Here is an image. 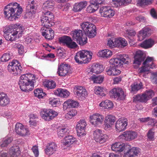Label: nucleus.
Returning <instances> with one entry per match:
<instances>
[{
  "mask_svg": "<svg viewBox=\"0 0 157 157\" xmlns=\"http://www.w3.org/2000/svg\"><path fill=\"white\" fill-rule=\"evenodd\" d=\"M72 34L73 39L77 41L80 45H83L87 43V38L83 36L81 30H75Z\"/></svg>",
  "mask_w": 157,
  "mask_h": 157,
  "instance_id": "obj_7",
  "label": "nucleus"
},
{
  "mask_svg": "<svg viewBox=\"0 0 157 157\" xmlns=\"http://www.w3.org/2000/svg\"><path fill=\"white\" fill-rule=\"evenodd\" d=\"M57 146L54 143L48 144L45 149V153L48 155H51L54 153L56 150Z\"/></svg>",
  "mask_w": 157,
  "mask_h": 157,
  "instance_id": "obj_25",
  "label": "nucleus"
},
{
  "mask_svg": "<svg viewBox=\"0 0 157 157\" xmlns=\"http://www.w3.org/2000/svg\"><path fill=\"white\" fill-rule=\"evenodd\" d=\"M15 131L18 134L22 136L26 135L29 132L28 129L20 123H17L16 124Z\"/></svg>",
  "mask_w": 157,
  "mask_h": 157,
  "instance_id": "obj_22",
  "label": "nucleus"
},
{
  "mask_svg": "<svg viewBox=\"0 0 157 157\" xmlns=\"http://www.w3.org/2000/svg\"><path fill=\"white\" fill-rule=\"evenodd\" d=\"M76 140L75 138L72 136H66L64 139V144L68 146L72 144Z\"/></svg>",
  "mask_w": 157,
  "mask_h": 157,
  "instance_id": "obj_41",
  "label": "nucleus"
},
{
  "mask_svg": "<svg viewBox=\"0 0 157 157\" xmlns=\"http://www.w3.org/2000/svg\"><path fill=\"white\" fill-rule=\"evenodd\" d=\"M35 75L31 74H25L20 77L19 84L21 90L23 91L29 92L34 88L35 81Z\"/></svg>",
  "mask_w": 157,
  "mask_h": 157,
  "instance_id": "obj_2",
  "label": "nucleus"
},
{
  "mask_svg": "<svg viewBox=\"0 0 157 157\" xmlns=\"http://www.w3.org/2000/svg\"><path fill=\"white\" fill-rule=\"evenodd\" d=\"M78 104L79 103L77 101L69 99L63 103V109L64 110H65L70 107H76L78 106Z\"/></svg>",
  "mask_w": 157,
  "mask_h": 157,
  "instance_id": "obj_27",
  "label": "nucleus"
},
{
  "mask_svg": "<svg viewBox=\"0 0 157 157\" xmlns=\"http://www.w3.org/2000/svg\"><path fill=\"white\" fill-rule=\"evenodd\" d=\"M109 94L112 98H117L118 100H123L125 98L124 92L122 89L118 87L112 89L110 91Z\"/></svg>",
  "mask_w": 157,
  "mask_h": 157,
  "instance_id": "obj_13",
  "label": "nucleus"
},
{
  "mask_svg": "<svg viewBox=\"0 0 157 157\" xmlns=\"http://www.w3.org/2000/svg\"><path fill=\"white\" fill-rule=\"evenodd\" d=\"M34 95L39 98H42L45 95L41 89L38 88L35 89L34 91Z\"/></svg>",
  "mask_w": 157,
  "mask_h": 157,
  "instance_id": "obj_51",
  "label": "nucleus"
},
{
  "mask_svg": "<svg viewBox=\"0 0 157 157\" xmlns=\"http://www.w3.org/2000/svg\"><path fill=\"white\" fill-rule=\"evenodd\" d=\"M49 33L44 34L43 36H44L45 38L48 40L52 39L54 37V31L51 30Z\"/></svg>",
  "mask_w": 157,
  "mask_h": 157,
  "instance_id": "obj_62",
  "label": "nucleus"
},
{
  "mask_svg": "<svg viewBox=\"0 0 157 157\" xmlns=\"http://www.w3.org/2000/svg\"><path fill=\"white\" fill-rule=\"evenodd\" d=\"M49 26H43L41 29V33L42 35H44V34L49 33L51 30H53L51 29L49 27Z\"/></svg>",
  "mask_w": 157,
  "mask_h": 157,
  "instance_id": "obj_57",
  "label": "nucleus"
},
{
  "mask_svg": "<svg viewBox=\"0 0 157 157\" xmlns=\"http://www.w3.org/2000/svg\"><path fill=\"white\" fill-rule=\"evenodd\" d=\"M11 28L6 27L3 30L4 36L6 39L8 41H13L14 37H11L12 33H11Z\"/></svg>",
  "mask_w": 157,
  "mask_h": 157,
  "instance_id": "obj_34",
  "label": "nucleus"
},
{
  "mask_svg": "<svg viewBox=\"0 0 157 157\" xmlns=\"http://www.w3.org/2000/svg\"><path fill=\"white\" fill-rule=\"evenodd\" d=\"M125 148L126 149L123 157H134L135 155L138 156L140 154V150L138 147L131 148L130 145L126 144Z\"/></svg>",
  "mask_w": 157,
  "mask_h": 157,
  "instance_id": "obj_10",
  "label": "nucleus"
},
{
  "mask_svg": "<svg viewBox=\"0 0 157 157\" xmlns=\"http://www.w3.org/2000/svg\"><path fill=\"white\" fill-rule=\"evenodd\" d=\"M9 153L12 157H17L20 154L19 147L17 146L13 147L10 148Z\"/></svg>",
  "mask_w": 157,
  "mask_h": 157,
  "instance_id": "obj_36",
  "label": "nucleus"
},
{
  "mask_svg": "<svg viewBox=\"0 0 157 157\" xmlns=\"http://www.w3.org/2000/svg\"><path fill=\"white\" fill-rule=\"evenodd\" d=\"M79 51L76 53L75 56V59L76 62L79 63H84V61L82 58L81 55H80Z\"/></svg>",
  "mask_w": 157,
  "mask_h": 157,
  "instance_id": "obj_55",
  "label": "nucleus"
},
{
  "mask_svg": "<svg viewBox=\"0 0 157 157\" xmlns=\"http://www.w3.org/2000/svg\"><path fill=\"white\" fill-rule=\"evenodd\" d=\"M103 70V67L102 65L99 64H94L90 69V71L88 74L90 73H95L99 74L102 72Z\"/></svg>",
  "mask_w": 157,
  "mask_h": 157,
  "instance_id": "obj_30",
  "label": "nucleus"
},
{
  "mask_svg": "<svg viewBox=\"0 0 157 157\" xmlns=\"http://www.w3.org/2000/svg\"><path fill=\"white\" fill-rule=\"evenodd\" d=\"M151 33V29L147 27L143 28L139 32L138 35L139 40L141 41L144 40L147 36H149Z\"/></svg>",
  "mask_w": 157,
  "mask_h": 157,
  "instance_id": "obj_24",
  "label": "nucleus"
},
{
  "mask_svg": "<svg viewBox=\"0 0 157 157\" xmlns=\"http://www.w3.org/2000/svg\"><path fill=\"white\" fill-rule=\"evenodd\" d=\"M68 129L65 127L60 128L58 129L57 134L60 138L64 136L66 133H67Z\"/></svg>",
  "mask_w": 157,
  "mask_h": 157,
  "instance_id": "obj_50",
  "label": "nucleus"
},
{
  "mask_svg": "<svg viewBox=\"0 0 157 157\" xmlns=\"http://www.w3.org/2000/svg\"><path fill=\"white\" fill-rule=\"evenodd\" d=\"M105 128L107 129L110 128L114 124L115 121V117L111 115H108L105 118Z\"/></svg>",
  "mask_w": 157,
  "mask_h": 157,
  "instance_id": "obj_32",
  "label": "nucleus"
},
{
  "mask_svg": "<svg viewBox=\"0 0 157 157\" xmlns=\"http://www.w3.org/2000/svg\"><path fill=\"white\" fill-rule=\"evenodd\" d=\"M75 93L78 98H85L87 95L86 89L83 86H76L74 88Z\"/></svg>",
  "mask_w": 157,
  "mask_h": 157,
  "instance_id": "obj_21",
  "label": "nucleus"
},
{
  "mask_svg": "<svg viewBox=\"0 0 157 157\" xmlns=\"http://www.w3.org/2000/svg\"><path fill=\"white\" fill-rule=\"evenodd\" d=\"M128 120L126 119H121L117 120L116 123L115 128L119 132L124 130L128 125Z\"/></svg>",
  "mask_w": 157,
  "mask_h": 157,
  "instance_id": "obj_20",
  "label": "nucleus"
},
{
  "mask_svg": "<svg viewBox=\"0 0 157 157\" xmlns=\"http://www.w3.org/2000/svg\"><path fill=\"white\" fill-rule=\"evenodd\" d=\"M71 73L70 67L68 64L62 63L58 66L57 73L60 76H65Z\"/></svg>",
  "mask_w": 157,
  "mask_h": 157,
  "instance_id": "obj_14",
  "label": "nucleus"
},
{
  "mask_svg": "<svg viewBox=\"0 0 157 157\" xmlns=\"http://www.w3.org/2000/svg\"><path fill=\"white\" fill-rule=\"evenodd\" d=\"M11 33H12L11 37H14L13 41L16 40L18 36V38L21 36L22 32L23 27L20 26L19 25L15 24L11 27Z\"/></svg>",
  "mask_w": 157,
  "mask_h": 157,
  "instance_id": "obj_18",
  "label": "nucleus"
},
{
  "mask_svg": "<svg viewBox=\"0 0 157 157\" xmlns=\"http://www.w3.org/2000/svg\"><path fill=\"white\" fill-rule=\"evenodd\" d=\"M10 99L6 94L0 92V105L5 106L10 102Z\"/></svg>",
  "mask_w": 157,
  "mask_h": 157,
  "instance_id": "obj_33",
  "label": "nucleus"
},
{
  "mask_svg": "<svg viewBox=\"0 0 157 157\" xmlns=\"http://www.w3.org/2000/svg\"><path fill=\"white\" fill-rule=\"evenodd\" d=\"M87 5V2L86 1L75 3L74 6L73 10L76 12L80 11L83 8H85Z\"/></svg>",
  "mask_w": 157,
  "mask_h": 157,
  "instance_id": "obj_37",
  "label": "nucleus"
},
{
  "mask_svg": "<svg viewBox=\"0 0 157 157\" xmlns=\"http://www.w3.org/2000/svg\"><path fill=\"white\" fill-rule=\"evenodd\" d=\"M130 59L127 55H121L117 56V58H113L110 60V68L106 71L108 75L115 76L120 74L121 71L115 68L116 67L121 66L123 64H128Z\"/></svg>",
  "mask_w": 157,
  "mask_h": 157,
  "instance_id": "obj_1",
  "label": "nucleus"
},
{
  "mask_svg": "<svg viewBox=\"0 0 157 157\" xmlns=\"http://www.w3.org/2000/svg\"><path fill=\"white\" fill-rule=\"evenodd\" d=\"M142 83L141 82L139 83H134L131 85V91L133 93H136L142 88Z\"/></svg>",
  "mask_w": 157,
  "mask_h": 157,
  "instance_id": "obj_39",
  "label": "nucleus"
},
{
  "mask_svg": "<svg viewBox=\"0 0 157 157\" xmlns=\"http://www.w3.org/2000/svg\"><path fill=\"white\" fill-rule=\"evenodd\" d=\"M89 118L90 123L95 126L102 124L104 120V116L99 113L92 114L90 115Z\"/></svg>",
  "mask_w": 157,
  "mask_h": 157,
  "instance_id": "obj_8",
  "label": "nucleus"
},
{
  "mask_svg": "<svg viewBox=\"0 0 157 157\" xmlns=\"http://www.w3.org/2000/svg\"><path fill=\"white\" fill-rule=\"evenodd\" d=\"M104 78L102 76H96L94 75L90 78V79L93 81L94 83H101L103 80Z\"/></svg>",
  "mask_w": 157,
  "mask_h": 157,
  "instance_id": "obj_46",
  "label": "nucleus"
},
{
  "mask_svg": "<svg viewBox=\"0 0 157 157\" xmlns=\"http://www.w3.org/2000/svg\"><path fill=\"white\" fill-rule=\"evenodd\" d=\"M86 125V121L84 120H80L77 122L76 128L77 135L79 137H82L86 135L85 130Z\"/></svg>",
  "mask_w": 157,
  "mask_h": 157,
  "instance_id": "obj_15",
  "label": "nucleus"
},
{
  "mask_svg": "<svg viewBox=\"0 0 157 157\" xmlns=\"http://www.w3.org/2000/svg\"><path fill=\"white\" fill-rule=\"evenodd\" d=\"M44 14L41 17L40 21L43 26H50V22L53 19V14L50 12H44Z\"/></svg>",
  "mask_w": 157,
  "mask_h": 157,
  "instance_id": "obj_12",
  "label": "nucleus"
},
{
  "mask_svg": "<svg viewBox=\"0 0 157 157\" xmlns=\"http://www.w3.org/2000/svg\"><path fill=\"white\" fill-rule=\"evenodd\" d=\"M112 55V52L108 49L102 50L98 53V55L101 57L108 58Z\"/></svg>",
  "mask_w": 157,
  "mask_h": 157,
  "instance_id": "obj_40",
  "label": "nucleus"
},
{
  "mask_svg": "<svg viewBox=\"0 0 157 157\" xmlns=\"http://www.w3.org/2000/svg\"><path fill=\"white\" fill-rule=\"evenodd\" d=\"M93 135L95 141L100 144L105 142L108 138L107 135L102 133L101 131L99 129L94 131Z\"/></svg>",
  "mask_w": 157,
  "mask_h": 157,
  "instance_id": "obj_11",
  "label": "nucleus"
},
{
  "mask_svg": "<svg viewBox=\"0 0 157 157\" xmlns=\"http://www.w3.org/2000/svg\"><path fill=\"white\" fill-rule=\"evenodd\" d=\"M58 113L51 109H42L40 112L41 118L46 121H49L53 119L58 115Z\"/></svg>",
  "mask_w": 157,
  "mask_h": 157,
  "instance_id": "obj_6",
  "label": "nucleus"
},
{
  "mask_svg": "<svg viewBox=\"0 0 157 157\" xmlns=\"http://www.w3.org/2000/svg\"><path fill=\"white\" fill-rule=\"evenodd\" d=\"M80 26L85 34L89 38H93L95 36L96 27L93 24L90 22H85L82 23Z\"/></svg>",
  "mask_w": 157,
  "mask_h": 157,
  "instance_id": "obj_4",
  "label": "nucleus"
},
{
  "mask_svg": "<svg viewBox=\"0 0 157 157\" xmlns=\"http://www.w3.org/2000/svg\"><path fill=\"white\" fill-rule=\"evenodd\" d=\"M126 144L120 142H116L111 146L112 150L116 152H121L124 150V152L126 149L125 148Z\"/></svg>",
  "mask_w": 157,
  "mask_h": 157,
  "instance_id": "obj_28",
  "label": "nucleus"
},
{
  "mask_svg": "<svg viewBox=\"0 0 157 157\" xmlns=\"http://www.w3.org/2000/svg\"><path fill=\"white\" fill-rule=\"evenodd\" d=\"M44 85L48 89H53L56 86V84L54 82L52 81H48L44 83Z\"/></svg>",
  "mask_w": 157,
  "mask_h": 157,
  "instance_id": "obj_54",
  "label": "nucleus"
},
{
  "mask_svg": "<svg viewBox=\"0 0 157 157\" xmlns=\"http://www.w3.org/2000/svg\"><path fill=\"white\" fill-rule=\"evenodd\" d=\"M144 93L148 100L151 98L154 95V93L151 90H146Z\"/></svg>",
  "mask_w": 157,
  "mask_h": 157,
  "instance_id": "obj_56",
  "label": "nucleus"
},
{
  "mask_svg": "<svg viewBox=\"0 0 157 157\" xmlns=\"http://www.w3.org/2000/svg\"><path fill=\"white\" fill-rule=\"evenodd\" d=\"M152 0H138V3L140 5L149 4L151 3Z\"/></svg>",
  "mask_w": 157,
  "mask_h": 157,
  "instance_id": "obj_63",
  "label": "nucleus"
},
{
  "mask_svg": "<svg viewBox=\"0 0 157 157\" xmlns=\"http://www.w3.org/2000/svg\"><path fill=\"white\" fill-rule=\"evenodd\" d=\"M26 9L28 12L32 13H35L36 11L37 4L34 0H28L27 2Z\"/></svg>",
  "mask_w": 157,
  "mask_h": 157,
  "instance_id": "obj_26",
  "label": "nucleus"
},
{
  "mask_svg": "<svg viewBox=\"0 0 157 157\" xmlns=\"http://www.w3.org/2000/svg\"><path fill=\"white\" fill-rule=\"evenodd\" d=\"M54 5V2L52 0H49L46 1L44 4L43 8L44 9L49 10L52 9Z\"/></svg>",
  "mask_w": 157,
  "mask_h": 157,
  "instance_id": "obj_48",
  "label": "nucleus"
},
{
  "mask_svg": "<svg viewBox=\"0 0 157 157\" xmlns=\"http://www.w3.org/2000/svg\"><path fill=\"white\" fill-rule=\"evenodd\" d=\"M143 56V53L142 51L139 50L137 51L134 56V63L138 65H140L141 62L144 59Z\"/></svg>",
  "mask_w": 157,
  "mask_h": 157,
  "instance_id": "obj_29",
  "label": "nucleus"
},
{
  "mask_svg": "<svg viewBox=\"0 0 157 157\" xmlns=\"http://www.w3.org/2000/svg\"><path fill=\"white\" fill-rule=\"evenodd\" d=\"M154 44V40L151 39H149L140 44V45L141 47L146 49L151 47Z\"/></svg>",
  "mask_w": 157,
  "mask_h": 157,
  "instance_id": "obj_35",
  "label": "nucleus"
},
{
  "mask_svg": "<svg viewBox=\"0 0 157 157\" xmlns=\"http://www.w3.org/2000/svg\"><path fill=\"white\" fill-rule=\"evenodd\" d=\"M12 140V138L11 137H10L6 139L1 144V146L2 147H4L6 146L9 144L10 143Z\"/></svg>",
  "mask_w": 157,
  "mask_h": 157,
  "instance_id": "obj_60",
  "label": "nucleus"
},
{
  "mask_svg": "<svg viewBox=\"0 0 157 157\" xmlns=\"http://www.w3.org/2000/svg\"><path fill=\"white\" fill-rule=\"evenodd\" d=\"M93 1L92 0L90 1V4L87 7L86 9V11L88 13H94L98 9L97 5L94 4Z\"/></svg>",
  "mask_w": 157,
  "mask_h": 157,
  "instance_id": "obj_43",
  "label": "nucleus"
},
{
  "mask_svg": "<svg viewBox=\"0 0 157 157\" xmlns=\"http://www.w3.org/2000/svg\"><path fill=\"white\" fill-rule=\"evenodd\" d=\"M117 47L123 48L128 44L127 41L124 38L120 37L117 38Z\"/></svg>",
  "mask_w": 157,
  "mask_h": 157,
  "instance_id": "obj_44",
  "label": "nucleus"
},
{
  "mask_svg": "<svg viewBox=\"0 0 157 157\" xmlns=\"http://www.w3.org/2000/svg\"><path fill=\"white\" fill-rule=\"evenodd\" d=\"M12 57V53L10 52H8L3 55L0 58V60L2 62H6L11 59Z\"/></svg>",
  "mask_w": 157,
  "mask_h": 157,
  "instance_id": "obj_49",
  "label": "nucleus"
},
{
  "mask_svg": "<svg viewBox=\"0 0 157 157\" xmlns=\"http://www.w3.org/2000/svg\"><path fill=\"white\" fill-rule=\"evenodd\" d=\"M132 1V0H116L114 3L117 6H126L130 3Z\"/></svg>",
  "mask_w": 157,
  "mask_h": 157,
  "instance_id": "obj_47",
  "label": "nucleus"
},
{
  "mask_svg": "<svg viewBox=\"0 0 157 157\" xmlns=\"http://www.w3.org/2000/svg\"><path fill=\"white\" fill-rule=\"evenodd\" d=\"M148 101L144 93L137 94L133 97L134 101H139L142 102H146Z\"/></svg>",
  "mask_w": 157,
  "mask_h": 157,
  "instance_id": "obj_38",
  "label": "nucleus"
},
{
  "mask_svg": "<svg viewBox=\"0 0 157 157\" xmlns=\"http://www.w3.org/2000/svg\"><path fill=\"white\" fill-rule=\"evenodd\" d=\"M147 122V125H151L152 126H154L157 123L156 121L154 119L149 117V119H148Z\"/></svg>",
  "mask_w": 157,
  "mask_h": 157,
  "instance_id": "obj_61",
  "label": "nucleus"
},
{
  "mask_svg": "<svg viewBox=\"0 0 157 157\" xmlns=\"http://www.w3.org/2000/svg\"><path fill=\"white\" fill-rule=\"evenodd\" d=\"M22 9L17 2L11 3L5 8L4 14L8 19L12 17L18 18L22 11Z\"/></svg>",
  "mask_w": 157,
  "mask_h": 157,
  "instance_id": "obj_3",
  "label": "nucleus"
},
{
  "mask_svg": "<svg viewBox=\"0 0 157 157\" xmlns=\"http://www.w3.org/2000/svg\"><path fill=\"white\" fill-rule=\"evenodd\" d=\"M95 93L97 94H99L102 97L105 95V90L102 87L98 86L95 88L94 90Z\"/></svg>",
  "mask_w": 157,
  "mask_h": 157,
  "instance_id": "obj_53",
  "label": "nucleus"
},
{
  "mask_svg": "<svg viewBox=\"0 0 157 157\" xmlns=\"http://www.w3.org/2000/svg\"><path fill=\"white\" fill-rule=\"evenodd\" d=\"M154 58L152 57L148 56L145 60L143 62L144 66L139 69L140 73H144L148 71L150 68H155V66L153 63Z\"/></svg>",
  "mask_w": 157,
  "mask_h": 157,
  "instance_id": "obj_9",
  "label": "nucleus"
},
{
  "mask_svg": "<svg viewBox=\"0 0 157 157\" xmlns=\"http://www.w3.org/2000/svg\"><path fill=\"white\" fill-rule=\"evenodd\" d=\"M15 48L18 49V52L19 54H22L24 52V47L21 44H15L13 45Z\"/></svg>",
  "mask_w": 157,
  "mask_h": 157,
  "instance_id": "obj_58",
  "label": "nucleus"
},
{
  "mask_svg": "<svg viewBox=\"0 0 157 157\" xmlns=\"http://www.w3.org/2000/svg\"><path fill=\"white\" fill-rule=\"evenodd\" d=\"M8 71L14 75L20 74L22 71V67L18 61L13 60L8 66Z\"/></svg>",
  "mask_w": 157,
  "mask_h": 157,
  "instance_id": "obj_5",
  "label": "nucleus"
},
{
  "mask_svg": "<svg viewBox=\"0 0 157 157\" xmlns=\"http://www.w3.org/2000/svg\"><path fill=\"white\" fill-rule=\"evenodd\" d=\"M107 45L111 48L117 47V38L112 37L108 39Z\"/></svg>",
  "mask_w": 157,
  "mask_h": 157,
  "instance_id": "obj_45",
  "label": "nucleus"
},
{
  "mask_svg": "<svg viewBox=\"0 0 157 157\" xmlns=\"http://www.w3.org/2000/svg\"><path fill=\"white\" fill-rule=\"evenodd\" d=\"M59 40L60 43L66 44L68 48H75L77 46L76 43L73 41L71 37L69 36H64L60 37Z\"/></svg>",
  "mask_w": 157,
  "mask_h": 157,
  "instance_id": "obj_16",
  "label": "nucleus"
},
{
  "mask_svg": "<svg viewBox=\"0 0 157 157\" xmlns=\"http://www.w3.org/2000/svg\"><path fill=\"white\" fill-rule=\"evenodd\" d=\"M58 99L54 98H51L49 99V103L53 107H56L58 103Z\"/></svg>",
  "mask_w": 157,
  "mask_h": 157,
  "instance_id": "obj_59",
  "label": "nucleus"
},
{
  "mask_svg": "<svg viewBox=\"0 0 157 157\" xmlns=\"http://www.w3.org/2000/svg\"><path fill=\"white\" fill-rule=\"evenodd\" d=\"M137 133L133 131H125L119 136L120 138H123L126 140L130 141L136 138Z\"/></svg>",
  "mask_w": 157,
  "mask_h": 157,
  "instance_id": "obj_19",
  "label": "nucleus"
},
{
  "mask_svg": "<svg viewBox=\"0 0 157 157\" xmlns=\"http://www.w3.org/2000/svg\"><path fill=\"white\" fill-rule=\"evenodd\" d=\"M32 150L33 152L35 157H37L39 155V151L38 147L35 145L33 146Z\"/></svg>",
  "mask_w": 157,
  "mask_h": 157,
  "instance_id": "obj_64",
  "label": "nucleus"
},
{
  "mask_svg": "<svg viewBox=\"0 0 157 157\" xmlns=\"http://www.w3.org/2000/svg\"><path fill=\"white\" fill-rule=\"evenodd\" d=\"M99 12L101 16L104 17L110 18L113 16L115 14V11L113 10L110 7L107 6L101 7Z\"/></svg>",
  "mask_w": 157,
  "mask_h": 157,
  "instance_id": "obj_17",
  "label": "nucleus"
},
{
  "mask_svg": "<svg viewBox=\"0 0 157 157\" xmlns=\"http://www.w3.org/2000/svg\"><path fill=\"white\" fill-rule=\"evenodd\" d=\"M100 105L105 109H109L111 108L113 105V103L109 100H106L102 101L99 104Z\"/></svg>",
  "mask_w": 157,
  "mask_h": 157,
  "instance_id": "obj_42",
  "label": "nucleus"
},
{
  "mask_svg": "<svg viewBox=\"0 0 157 157\" xmlns=\"http://www.w3.org/2000/svg\"><path fill=\"white\" fill-rule=\"evenodd\" d=\"M54 92L56 95L65 98L68 97L70 94V92L67 90L61 88L55 90Z\"/></svg>",
  "mask_w": 157,
  "mask_h": 157,
  "instance_id": "obj_31",
  "label": "nucleus"
},
{
  "mask_svg": "<svg viewBox=\"0 0 157 157\" xmlns=\"http://www.w3.org/2000/svg\"><path fill=\"white\" fill-rule=\"evenodd\" d=\"M38 119V117L36 115L33 114H30V120L29 123L30 124L35 126L36 125L37 123V120Z\"/></svg>",
  "mask_w": 157,
  "mask_h": 157,
  "instance_id": "obj_52",
  "label": "nucleus"
},
{
  "mask_svg": "<svg viewBox=\"0 0 157 157\" xmlns=\"http://www.w3.org/2000/svg\"><path fill=\"white\" fill-rule=\"evenodd\" d=\"M80 55H81L82 58L84 60V63H86L89 62L91 60L92 53L90 51L86 50H82L79 51Z\"/></svg>",
  "mask_w": 157,
  "mask_h": 157,
  "instance_id": "obj_23",
  "label": "nucleus"
}]
</instances>
